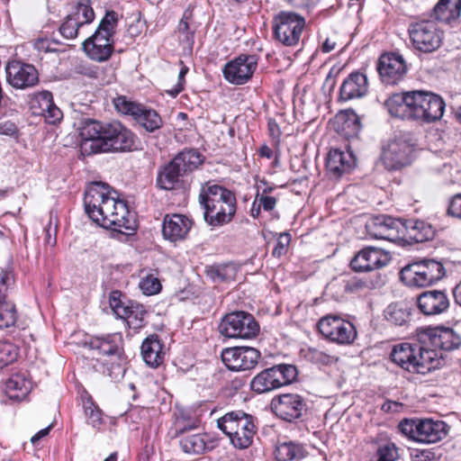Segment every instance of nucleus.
<instances>
[{
  "instance_id": "c03bdc74",
  "label": "nucleus",
  "mask_w": 461,
  "mask_h": 461,
  "mask_svg": "<svg viewBox=\"0 0 461 461\" xmlns=\"http://www.w3.org/2000/svg\"><path fill=\"white\" fill-rule=\"evenodd\" d=\"M77 22H82V27L90 24L95 19V12L90 0H77L73 11L68 14Z\"/></svg>"
},
{
  "instance_id": "6ab92c4d",
  "label": "nucleus",
  "mask_w": 461,
  "mask_h": 461,
  "mask_svg": "<svg viewBox=\"0 0 461 461\" xmlns=\"http://www.w3.org/2000/svg\"><path fill=\"white\" fill-rule=\"evenodd\" d=\"M407 69L406 62L399 53H384L378 59L377 71L386 85H395L402 81Z\"/></svg>"
},
{
  "instance_id": "a878e982",
  "label": "nucleus",
  "mask_w": 461,
  "mask_h": 461,
  "mask_svg": "<svg viewBox=\"0 0 461 461\" xmlns=\"http://www.w3.org/2000/svg\"><path fill=\"white\" fill-rule=\"evenodd\" d=\"M118 22L117 13L114 11H107L95 33L83 41L82 47H87L91 44L103 45L104 42L113 44V37L116 32Z\"/></svg>"
},
{
  "instance_id": "7c9ffc66",
  "label": "nucleus",
  "mask_w": 461,
  "mask_h": 461,
  "mask_svg": "<svg viewBox=\"0 0 461 461\" xmlns=\"http://www.w3.org/2000/svg\"><path fill=\"white\" fill-rule=\"evenodd\" d=\"M411 99L412 92L394 94L385 101L384 106L392 116L412 121Z\"/></svg>"
},
{
  "instance_id": "f704fd0d",
  "label": "nucleus",
  "mask_w": 461,
  "mask_h": 461,
  "mask_svg": "<svg viewBox=\"0 0 461 461\" xmlns=\"http://www.w3.org/2000/svg\"><path fill=\"white\" fill-rule=\"evenodd\" d=\"M41 113L50 124L59 122L62 118L61 110L53 103L52 94L49 91H42L36 96Z\"/></svg>"
},
{
  "instance_id": "c9c22d12",
  "label": "nucleus",
  "mask_w": 461,
  "mask_h": 461,
  "mask_svg": "<svg viewBox=\"0 0 461 461\" xmlns=\"http://www.w3.org/2000/svg\"><path fill=\"white\" fill-rule=\"evenodd\" d=\"M461 14V0H439L433 8L432 16L440 22L450 23Z\"/></svg>"
},
{
  "instance_id": "4468645a",
  "label": "nucleus",
  "mask_w": 461,
  "mask_h": 461,
  "mask_svg": "<svg viewBox=\"0 0 461 461\" xmlns=\"http://www.w3.org/2000/svg\"><path fill=\"white\" fill-rule=\"evenodd\" d=\"M271 407L280 419L293 422L301 420L306 414V400L297 393H284L273 398Z\"/></svg>"
},
{
  "instance_id": "774afa93",
  "label": "nucleus",
  "mask_w": 461,
  "mask_h": 461,
  "mask_svg": "<svg viewBox=\"0 0 461 461\" xmlns=\"http://www.w3.org/2000/svg\"><path fill=\"white\" fill-rule=\"evenodd\" d=\"M50 429H51V425L48 426L45 429H41L33 437H32L31 442L33 445H36L40 439L46 437L50 433Z\"/></svg>"
},
{
  "instance_id": "9d476101",
  "label": "nucleus",
  "mask_w": 461,
  "mask_h": 461,
  "mask_svg": "<svg viewBox=\"0 0 461 461\" xmlns=\"http://www.w3.org/2000/svg\"><path fill=\"white\" fill-rule=\"evenodd\" d=\"M219 331L227 338L250 339L258 334L259 325L250 313L232 312L221 319Z\"/></svg>"
},
{
  "instance_id": "603ef678",
  "label": "nucleus",
  "mask_w": 461,
  "mask_h": 461,
  "mask_svg": "<svg viewBox=\"0 0 461 461\" xmlns=\"http://www.w3.org/2000/svg\"><path fill=\"white\" fill-rule=\"evenodd\" d=\"M81 29H83L82 22H77L68 15L66 16L65 21L59 26L61 35L69 40L77 37Z\"/></svg>"
},
{
  "instance_id": "4d7b16f0",
  "label": "nucleus",
  "mask_w": 461,
  "mask_h": 461,
  "mask_svg": "<svg viewBox=\"0 0 461 461\" xmlns=\"http://www.w3.org/2000/svg\"><path fill=\"white\" fill-rule=\"evenodd\" d=\"M307 357L311 361L322 365H328L333 360V357L317 348H309Z\"/></svg>"
},
{
  "instance_id": "6e6d98bb",
  "label": "nucleus",
  "mask_w": 461,
  "mask_h": 461,
  "mask_svg": "<svg viewBox=\"0 0 461 461\" xmlns=\"http://www.w3.org/2000/svg\"><path fill=\"white\" fill-rule=\"evenodd\" d=\"M140 287L145 294L151 295L160 291L161 284L157 277L149 275L140 280Z\"/></svg>"
},
{
  "instance_id": "dca6fc26",
  "label": "nucleus",
  "mask_w": 461,
  "mask_h": 461,
  "mask_svg": "<svg viewBox=\"0 0 461 461\" xmlns=\"http://www.w3.org/2000/svg\"><path fill=\"white\" fill-rule=\"evenodd\" d=\"M258 60L256 55H240L224 66L222 73L225 79L233 85L246 84L257 69Z\"/></svg>"
},
{
  "instance_id": "0eeeda50",
  "label": "nucleus",
  "mask_w": 461,
  "mask_h": 461,
  "mask_svg": "<svg viewBox=\"0 0 461 461\" xmlns=\"http://www.w3.org/2000/svg\"><path fill=\"white\" fill-rule=\"evenodd\" d=\"M445 276L443 265L434 259L412 263L401 271V279L409 286L425 287L439 281Z\"/></svg>"
},
{
  "instance_id": "72a5a7b5",
  "label": "nucleus",
  "mask_w": 461,
  "mask_h": 461,
  "mask_svg": "<svg viewBox=\"0 0 461 461\" xmlns=\"http://www.w3.org/2000/svg\"><path fill=\"white\" fill-rule=\"evenodd\" d=\"M416 344L400 343L393 348L391 352V359L393 363L401 366L402 369L412 373L414 369L413 361L415 360Z\"/></svg>"
},
{
  "instance_id": "4be33fe9",
  "label": "nucleus",
  "mask_w": 461,
  "mask_h": 461,
  "mask_svg": "<svg viewBox=\"0 0 461 461\" xmlns=\"http://www.w3.org/2000/svg\"><path fill=\"white\" fill-rule=\"evenodd\" d=\"M176 436L180 437L179 446L187 454L200 455L206 449L205 435L201 433L189 434V431L198 427V421L194 420L190 424L176 425Z\"/></svg>"
},
{
  "instance_id": "4c0bfd02",
  "label": "nucleus",
  "mask_w": 461,
  "mask_h": 461,
  "mask_svg": "<svg viewBox=\"0 0 461 461\" xmlns=\"http://www.w3.org/2000/svg\"><path fill=\"white\" fill-rule=\"evenodd\" d=\"M185 176L177 169L172 160L166 165L158 174L157 185L160 189L174 190L180 183V178Z\"/></svg>"
},
{
  "instance_id": "0e129e2a",
  "label": "nucleus",
  "mask_w": 461,
  "mask_h": 461,
  "mask_svg": "<svg viewBox=\"0 0 461 461\" xmlns=\"http://www.w3.org/2000/svg\"><path fill=\"white\" fill-rule=\"evenodd\" d=\"M402 407V404L395 401L387 400L385 401L382 406L381 410L384 412H397L399 411L400 408Z\"/></svg>"
},
{
  "instance_id": "c85d7f7f",
  "label": "nucleus",
  "mask_w": 461,
  "mask_h": 461,
  "mask_svg": "<svg viewBox=\"0 0 461 461\" xmlns=\"http://www.w3.org/2000/svg\"><path fill=\"white\" fill-rule=\"evenodd\" d=\"M164 343L158 335L148 336L141 344V356L144 362L150 367L160 366L165 357Z\"/></svg>"
},
{
  "instance_id": "8fccbe9b",
  "label": "nucleus",
  "mask_w": 461,
  "mask_h": 461,
  "mask_svg": "<svg viewBox=\"0 0 461 461\" xmlns=\"http://www.w3.org/2000/svg\"><path fill=\"white\" fill-rule=\"evenodd\" d=\"M113 104H114L115 109L119 113H121L122 114H126V115H131L133 118L135 116V113L138 111H140V108L142 105L140 104H137L135 102L129 100L124 95H120V96L114 98Z\"/></svg>"
},
{
  "instance_id": "864d4df0",
  "label": "nucleus",
  "mask_w": 461,
  "mask_h": 461,
  "mask_svg": "<svg viewBox=\"0 0 461 461\" xmlns=\"http://www.w3.org/2000/svg\"><path fill=\"white\" fill-rule=\"evenodd\" d=\"M14 275L10 270L0 272V298H11L10 293L14 286Z\"/></svg>"
},
{
  "instance_id": "20e7f679",
  "label": "nucleus",
  "mask_w": 461,
  "mask_h": 461,
  "mask_svg": "<svg viewBox=\"0 0 461 461\" xmlns=\"http://www.w3.org/2000/svg\"><path fill=\"white\" fill-rule=\"evenodd\" d=\"M217 426L239 449L250 447L258 431L256 418L241 410L225 413L217 420Z\"/></svg>"
},
{
  "instance_id": "5701e85b",
  "label": "nucleus",
  "mask_w": 461,
  "mask_h": 461,
  "mask_svg": "<svg viewBox=\"0 0 461 461\" xmlns=\"http://www.w3.org/2000/svg\"><path fill=\"white\" fill-rule=\"evenodd\" d=\"M356 166V158L350 152H344L339 149L329 151L326 158V171L330 178L339 179L348 174Z\"/></svg>"
},
{
  "instance_id": "58836bf2",
  "label": "nucleus",
  "mask_w": 461,
  "mask_h": 461,
  "mask_svg": "<svg viewBox=\"0 0 461 461\" xmlns=\"http://www.w3.org/2000/svg\"><path fill=\"white\" fill-rule=\"evenodd\" d=\"M274 454L276 461H292L303 459L306 456V451L303 445L286 441L279 443Z\"/></svg>"
},
{
  "instance_id": "2f4dec72",
  "label": "nucleus",
  "mask_w": 461,
  "mask_h": 461,
  "mask_svg": "<svg viewBox=\"0 0 461 461\" xmlns=\"http://www.w3.org/2000/svg\"><path fill=\"white\" fill-rule=\"evenodd\" d=\"M415 349H417V353L413 361L414 369H412V373L424 375L439 368L442 356H438L434 348H426L416 344Z\"/></svg>"
},
{
  "instance_id": "49530a36",
  "label": "nucleus",
  "mask_w": 461,
  "mask_h": 461,
  "mask_svg": "<svg viewBox=\"0 0 461 461\" xmlns=\"http://www.w3.org/2000/svg\"><path fill=\"white\" fill-rule=\"evenodd\" d=\"M89 59L97 62H104L112 56L114 47L113 43L91 44L82 47Z\"/></svg>"
},
{
  "instance_id": "cd10ccee",
  "label": "nucleus",
  "mask_w": 461,
  "mask_h": 461,
  "mask_svg": "<svg viewBox=\"0 0 461 461\" xmlns=\"http://www.w3.org/2000/svg\"><path fill=\"white\" fill-rule=\"evenodd\" d=\"M192 227V221L185 215H167L163 221L162 232L171 241L184 240Z\"/></svg>"
},
{
  "instance_id": "3c124183",
  "label": "nucleus",
  "mask_w": 461,
  "mask_h": 461,
  "mask_svg": "<svg viewBox=\"0 0 461 461\" xmlns=\"http://www.w3.org/2000/svg\"><path fill=\"white\" fill-rule=\"evenodd\" d=\"M376 461H396L398 458V448L391 441L379 443L376 449Z\"/></svg>"
},
{
  "instance_id": "7ed1b4c3",
  "label": "nucleus",
  "mask_w": 461,
  "mask_h": 461,
  "mask_svg": "<svg viewBox=\"0 0 461 461\" xmlns=\"http://www.w3.org/2000/svg\"><path fill=\"white\" fill-rule=\"evenodd\" d=\"M198 202L204 221L212 228L230 223L237 212L235 194L218 184L207 182L202 185Z\"/></svg>"
},
{
  "instance_id": "393cba45",
  "label": "nucleus",
  "mask_w": 461,
  "mask_h": 461,
  "mask_svg": "<svg viewBox=\"0 0 461 461\" xmlns=\"http://www.w3.org/2000/svg\"><path fill=\"white\" fill-rule=\"evenodd\" d=\"M428 344L436 350L451 351L461 345L460 336L450 328L435 327L426 330Z\"/></svg>"
},
{
  "instance_id": "a211bd4d",
  "label": "nucleus",
  "mask_w": 461,
  "mask_h": 461,
  "mask_svg": "<svg viewBox=\"0 0 461 461\" xmlns=\"http://www.w3.org/2000/svg\"><path fill=\"white\" fill-rule=\"evenodd\" d=\"M119 295L120 293L114 291L110 296V305L114 313L119 318L125 320L130 329L138 330L144 327V317L146 315L144 306L135 302L124 303L119 300Z\"/></svg>"
},
{
  "instance_id": "2eb2a0df",
  "label": "nucleus",
  "mask_w": 461,
  "mask_h": 461,
  "mask_svg": "<svg viewBox=\"0 0 461 461\" xmlns=\"http://www.w3.org/2000/svg\"><path fill=\"white\" fill-rule=\"evenodd\" d=\"M221 357L229 370L240 372L254 369L261 357V353L251 347H233L224 348Z\"/></svg>"
},
{
  "instance_id": "f03ea898",
  "label": "nucleus",
  "mask_w": 461,
  "mask_h": 461,
  "mask_svg": "<svg viewBox=\"0 0 461 461\" xmlns=\"http://www.w3.org/2000/svg\"><path fill=\"white\" fill-rule=\"evenodd\" d=\"M84 155L100 152H124L132 149L134 133L118 121L103 122L86 119L80 128Z\"/></svg>"
},
{
  "instance_id": "338daca9",
  "label": "nucleus",
  "mask_w": 461,
  "mask_h": 461,
  "mask_svg": "<svg viewBox=\"0 0 461 461\" xmlns=\"http://www.w3.org/2000/svg\"><path fill=\"white\" fill-rule=\"evenodd\" d=\"M366 287V283L361 280H352L348 283L346 286V290L349 292H354L357 290H360Z\"/></svg>"
},
{
  "instance_id": "b1692460",
  "label": "nucleus",
  "mask_w": 461,
  "mask_h": 461,
  "mask_svg": "<svg viewBox=\"0 0 461 461\" xmlns=\"http://www.w3.org/2000/svg\"><path fill=\"white\" fill-rule=\"evenodd\" d=\"M449 299L445 291L429 290L417 298V305L424 315H438L449 308Z\"/></svg>"
},
{
  "instance_id": "aec40b11",
  "label": "nucleus",
  "mask_w": 461,
  "mask_h": 461,
  "mask_svg": "<svg viewBox=\"0 0 461 461\" xmlns=\"http://www.w3.org/2000/svg\"><path fill=\"white\" fill-rule=\"evenodd\" d=\"M391 259L388 251L375 247H366L351 259L350 267L356 272H368L385 267Z\"/></svg>"
},
{
  "instance_id": "69168bd1",
  "label": "nucleus",
  "mask_w": 461,
  "mask_h": 461,
  "mask_svg": "<svg viewBox=\"0 0 461 461\" xmlns=\"http://www.w3.org/2000/svg\"><path fill=\"white\" fill-rule=\"evenodd\" d=\"M288 4L297 8H310L315 5L319 0H285Z\"/></svg>"
},
{
  "instance_id": "c756f323",
  "label": "nucleus",
  "mask_w": 461,
  "mask_h": 461,
  "mask_svg": "<svg viewBox=\"0 0 461 461\" xmlns=\"http://www.w3.org/2000/svg\"><path fill=\"white\" fill-rule=\"evenodd\" d=\"M419 426L417 442L436 443L442 440L447 434V425L443 420H420Z\"/></svg>"
},
{
  "instance_id": "ea45409f",
  "label": "nucleus",
  "mask_w": 461,
  "mask_h": 461,
  "mask_svg": "<svg viewBox=\"0 0 461 461\" xmlns=\"http://www.w3.org/2000/svg\"><path fill=\"white\" fill-rule=\"evenodd\" d=\"M173 164L176 165L178 170L184 175L191 172L202 164V155L194 149H185L178 153L173 159Z\"/></svg>"
},
{
  "instance_id": "bf43d9fd",
  "label": "nucleus",
  "mask_w": 461,
  "mask_h": 461,
  "mask_svg": "<svg viewBox=\"0 0 461 461\" xmlns=\"http://www.w3.org/2000/svg\"><path fill=\"white\" fill-rule=\"evenodd\" d=\"M447 213L461 220V194L454 195L449 203Z\"/></svg>"
},
{
  "instance_id": "13d9d810",
  "label": "nucleus",
  "mask_w": 461,
  "mask_h": 461,
  "mask_svg": "<svg viewBox=\"0 0 461 461\" xmlns=\"http://www.w3.org/2000/svg\"><path fill=\"white\" fill-rule=\"evenodd\" d=\"M291 236L289 233H281L277 239L276 244L273 249V256L281 257L286 252L287 247L290 243Z\"/></svg>"
},
{
  "instance_id": "39448f33",
  "label": "nucleus",
  "mask_w": 461,
  "mask_h": 461,
  "mask_svg": "<svg viewBox=\"0 0 461 461\" xmlns=\"http://www.w3.org/2000/svg\"><path fill=\"white\" fill-rule=\"evenodd\" d=\"M408 34L412 49L423 54L438 50L444 36L443 31L430 20L411 23L408 28Z\"/></svg>"
},
{
  "instance_id": "f257e3e1",
  "label": "nucleus",
  "mask_w": 461,
  "mask_h": 461,
  "mask_svg": "<svg viewBox=\"0 0 461 461\" xmlns=\"http://www.w3.org/2000/svg\"><path fill=\"white\" fill-rule=\"evenodd\" d=\"M116 192L101 182L92 183L85 193L86 213L96 224L127 235L137 230V221L126 203L115 197Z\"/></svg>"
},
{
  "instance_id": "423d86ee",
  "label": "nucleus",
  "mask_w": 461,
  "mask_h": 461,
  "mask_svg": "<svg viewBox=\"0 0 461 461\" xmlns=\"http://www.w3.org/2000/svg\"><path fill=\"white\" fill-rule=\"evenodd\" d=\"M297 376L294 365L280 364L267 368L250 381V389L258 394L269 393L293 383Z\"/></svg>"
},
{
  "instance_id": "79ce46f5",
  "label": "nucleus",
  "mask_w": 461,
  "mask_h": 461,
  "mask_svg": "<svg viewBox=\"0 0 461 461\" xmlns=\"http://www.w3.org/2000/svg\"><path fill=\"white\" fill-rule=\"evenodd\" d=\"M18 319L16 305L12 298H0V330L13 327Z\"/></svg>"
},
{
  "instance_id": "a18cd8bd",
  "label": "nucleus",
  "mask_w": 461,
  "mask_h": 461,
  "mask_svg": "<svg viewBox=\"0 0 461 461\" xmlns=\"http://www.w3.org/2000/svg\"><path fill=\"white\" fill-rule=\"evenodd\" d=\"M384 317L392 324L402 326L408 321L410 311L402 303H391L384 311Z\"/></svg>"
},
{
  "instance_id": "f8f14e48",
  "label": "nucleus",
  "mask_w": 461,
  "mask_h": 461,
  "mask_svg": "<svg viewBox=\"0 0 461 461\" xmlns=\"http://www.w3.org/2000/svg\"><path fill=\"white\" fill-rule=\"evenodd\" d=\"M317 327L325 339L339 345H349L357 337L355 326L338 315L322 317Z\"/></svg>"
},
{
  "instance_id": "680f3d73",
  "label": "nucleus",
  "mask_w": 461,
  "mask_h": 461,
  "mask_svg": "<svg viewBox=\"0 0 461 461\" xmlns=\"http://www.w3.org/2000/svg\"><path fill=\"white\" fill-rule=\"evenodd\" d=\"M18 132L16 124L11 121H5L0 123V134L6 136H14Z\"/></svg>"
},
{
  "instance_id": "37998d69",
  "label": "nucleus",
  "mask_w": 461,
  "mask_h": 461,
  "mask_svg": "<svg viewBox=\"0 0 461 461\" xmlns=\"http://www.w3.org/2000/svg\"><path fill=\"white\" fill-rule=\"evenodd\" d=\"M30 390V383L19 375H13L5 384V391L11 399H22Z\"/></svg>"
},
{
  "instance_id": "de8ad7c7",
  "label": "nucleus",
  "mask_w": 461,
  "mask_h": 461,
  "mask_svg": "<svg viewBox=\"0 0 461 461\" xmlns=\"http://www.w3.org/2000/svg\"><path fill=\"white\" fill-rule=\"evenodd\" d=\"M19 356V348L9 340L0 341V369L15 362Z\"/></svg>"
},
{
  "instance_id": "5fc2aeb1",
  "label": "nucleus",
  "mask_w": 461,
  "mask_h": 461,
  "mask_svg": "<svg viewBox=\"0 0 461 461\" xmlns=\"http://www.w3.org/2000/svg\"><path fill=\"white\" fill-rule=\"evenodd\" d=\"M398 429L404 436L417 441L420 429L419 420L405 419L399 423Z\"/></svg>"
},
{
  "instance_id": "e433bc0d",
  "label": "nucleus",
  "mask_w": 461,
  "mask_h": 461,
  "mask_svg": "<svg viewBox=\"0 0 461 461\" xmlns=\"http://www.w3.org/2000/svg\"><path fill=\"white\" fill-rule=\"evenodd\" d=\"M204 273L214 283L229 282L235 278L237 267L230 262L212 264L205 267Z\"/></svg>"
},
{
  "instance_id": "ddd939ff",
  "label": "nucleus",
  "mask_w": 461,
  "mask_h": 461,
  "mask_svg": "<svg viewBox=\"0 0 461 461\" xmlns=\"http://www.w3.org/2000/svg\"><path fill=\"white\" fill-rule=\"evenodd\" d=\"M414 143L404 136L391 140L383 149L382 161L388 170H400L412 161Z\"/></svg>"
},
{
  "instance_id": "e2e57ef3",
  "label": "nucleus",
  "mask_w": 461,
  "mask_h": 461,
  "mask_svg": "<svg viewBox=\"0 0 461 461\" xmlns=\"http://www.w3.org/2000/svg\"><path fill=\"white\" fill-rule=\"evenodd\" d=\"M188 72V68L187 67H183L179 72V75H178V83L176 86V88L172 91H170V94L173 95V96H176L184 88V83H185V77L186 75V73Z\"/></svg>"
},
{
  "instance_id": "f3484780",
  "label": "nucleus",
  "mask_w": 461,
  "mask_h": 461,
  "mask_svg": "<svg viewBox=\"0 0 461 461\" xmlns=\"http://www.w3.org/2000/svg\"><path fill=\"white\" fill-rule=\"evenodd\" d=\"M403 227L401 220L384 214L374 216L366 223V230L371 237L389 241L402 239Z\"/></svg>"
},
{
  "instance_id": "473e14b6",
  "label": "nucleus",
  "mask_w": 461,
  "mask_h": 461,
  "mask_svg": "<svg viewBox=\"0 0 461 461\" xmlns=\"http://www.w3.org/2000/svg\"><path fill=\"white\" fill-rule=\"evenodd\" d=\"M404 230L402 239L414 242H424L433 238L434 230L432 226L424 221L409 219L402 221Z\"/></svg>"
},
{
  "instance_id": "1a4fd4ad",
  "label": "nucleus",
  "mask_w": 461,
  "mask_h": 461,
  "mask_svg": "<svg viewBox=\"0 0 461 461\" xmlns=\"http://www.w3.org/2000/svg\"><path fill=\"white\" fill-rule=\"evenodd\" d=\"M86 345L91 349L95 350L98 355L111 357L114 359L116 365L109 372L111 377L117 378L124 375L125 369L122 364L125 362V357L123 338L121 333L93 337Z\"/></svg>"
},
{
  "instance_id": "a19ab883",
  "label": "nucleus",
  "mask_w": 461,
  "mask_h": 461,
  "mask_svg": "<svg viewBox=\"0 0 461 461\" xmlns=\"http://www.w3.org/2000/svg\"><path fill=\"white\" fill-rule=\"evenodd\" d=\"M133 119L149 132H153L163 125L160 115L155 110L144 105H141Z\"/></svg>"
},
{
  "instance_id": "bb28decb",
  "label": "nucleus",
  "mask_w": 461,
  "mask_h": 461,
  "mask_svg": "<svg viewBox=\"0 0 461 461\" xmlns=\"http://www.w3.org/2000/svg\"><path fill=\"white\" fill-rule=\"evenodd\" d=\"M368 90L367 77L358 71L352 72L343 81L339 89V98L348 101L360 98L366 95Z\"/></svg>"
},
{
  "instance_id": "6e6552de",
  "label": "nucleus",
  "mask_w": 461,
  "mask_h": 461,
  "mask_svg": "<svg viewBox=\"0 0 461 461\" xmlns=\"http://www.w3.org/2000/svg\"><path fill=\"white\" fill-rule=\"evenodd\" d=\"M273 35L281 44L293 47L298 44L305 27V18L291 11H280L273 17Z\"/></svg>"
},
{
  "instance_id": "412c9836",
  "label": "nucleus",
  "mask_w": 461,
  "mask_h": 461,
  "mask_svg": "<svg viewBox=\"0 0 461 461\" xmlns=\"http://www.w3.org/2000/svg\"><path fill=\"white\" fill-rule=\"evenodd\" d=\"M5 70L7 82L14 88L32 87L39 81L38 71L31 64L14 60L7 63Z\"/></svg>"
},
{
  "instance_id": "09e8293b",
  "label": "nucleus",
  "mask_w": 461,
  "mask_h": 461,
  "mask_svg": "<svg viewBox=\"0 0 461 461\" xmlns=\"http://www.w3.org/2000/svg\"><path fill=\"white\" fill-rule=\"evenodd\" d=\"M84 411L86 423L99 429L101 425L104 424L103 411L91 399H88L84 402Z\"/></svg>"
},
{
  "instance_id": "9b49d317",
  "label": "nucleus",
  "mask_w": 461,
  "mask_h": 461,
  "mask_svg": "<svg viewBox=\"0 0 461 461\" xmlns=\"http://www.w3.org/2000/svg\"><path fill=\"white\" fill-rule=\"evenodd\" d=\"M412 121L426 122L440 119L445 110L443 99L435 94L424 91H412Z\"/></svg>"
},
{
  "instance_id": "052dcab7",
  "label": "nucleus",
  "mask_w": 461,
  "mask_h": 461,
  "mask_svg": "<svg viewBox=\"0 0 461 461\" xmlns=\"http://www.w3.org/2000/svg\"><path fill=\"white\" fill-rule=\"evenodd\" d=\"M256 199L259 203V206H262L263 210L267 212L274 210L277 202L275 197L265 194H257Z\"/></svg>"
}]
</instances>
